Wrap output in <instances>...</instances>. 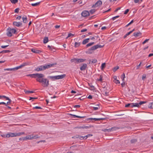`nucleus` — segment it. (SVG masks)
Returning <instances> with one entry per match:
<instances>
[{
  "mask_svg": "<svg viewBox=\"0 0 153 153\" xmlns=\"http://www.w3.org/2000/svg\"><path fill=\"white\" fill-rule=\"evenodd\" d=\"M45 75L44 74H40L38 79H37V81L42 84L43 87H48L49 85V81L47 78H44Z\"/></svg>",
  "mask_w": 153,
  "mask_h": 153,
  "instance_id": "1",
  "label": "nucleus"
},
{
  "mask_svg": "<svg viewBox=\"0 0 153 153\" xmlns=\"http://www.w3.org/2000/svg\"><path fill=\"white\" fill-rule=\"evenodd\" d=\"M25 133L24 132H19L18 133L10 132L7 134H1V136L2 137H3L9 138L10 137H13L19 136L23 135Z\"/></svg>",
  "mask_w": 153,
  "mask_h": 153,
  "instance_id": "2",
  "label": "nucleus"
},
{
  "mask_svg": "<svg viewBox=\"0 0 153 153\" xmlns=\"http://www.w3.org/2000/svg\"><path fill=\"white\" fill-rule=\"evenodd\" d=\"M54 65L53 64H45V65H41L39 66L34 69V71H39L44 70L46 69L49 68Z\"/></svg>",
  "mask_w": 153,
  "mask_h": 153,
  "instance_id": "3",
  "label": "nucleus"
},
{
  "mask_svg": "<svg viewBox=\"0 0 153 153\" xmlns=\"http://www.w3.org/2000/svg\"><path fill=\"white\" fill-rule=\"evenodd\" d=\"M103 46L104 45L102 46L99 44L94 45L91 47V48L88 49L87 51H86V53L88 54H91L92 53L93 51L95 50L98 48H101L103 47Z\"/></svg>",
  "mask_w": 153,
  "mask_h": 153,
  "instance_id": "4",
  "label": "nucleus"
},
{
  "mask_svg": "<svg viewBox=\"0 0 153 153\" xmlns=\"http://www.w3.org/2000/svg\"><path fill=\"white\" fill-rule=\"evenodd\" d=\"M7 35L9 37L12 36V33L15 34L16 30L13 28H11L10 27L8 28L7 30Z\"/></svg>",
  "mask_w": 153,
  "mask_h": 153,
  "instance_id": "5",
  "label": "nucleus"
},
{
  "mask_svg": "<svg viewBox=\"0 0 153 153\" xmlns=\"http://www.w3.org/2000/svg\"><path fill=\"white\" fill-rule=\"evenodd\" d=\"M40 74L39 73H36L32 74H29L27 75V76L36 79V80L37 81V79H38V77H39Z\"/></svg>",
  "mask_w": 153,
  "mask_h": 153,
  "instance_id": "6",
  "label": "nucleus"
},
{
  "mask_svg": "<svg viewBox=\"0 0 153 153\" xmlns=\"http://www.w3.org/2000/svg\"><path fill=\"white\" fill-rule=\"evenodd\" d=\"M92 135L91 134H88L85 136H80L79 135L76 136V138H79V139L81 140H86L87 138L89 137L92 136Z\"/></svg>",
  "mask_w": 153,
  "mask_h": 153,
  "instance_id": "7",
  "label": "nucleus"
},
{
  "mask_svg": "<svg viewBox=\"0 0 153 153\" xmlns=\"http://www.w3.org/2000/svg\"><path fill=\"white\" fill-rule=\"evenodd\" d=\"M29 64L30 63L28 62H25L22 64L20 66L16 67V69H17V70H18L20 68H22L25 66L29 65Z\"/></svg>",
  "mask_w": 153,
  "mask_h": 153,
  "instance_id": "8",
  "label": "nucleus"
},
{
  "mask_svg": "<svg viewBox=\"0 0 153 153\" xmlns=\"http://www.w3.org/2000/svg\"><path fill=\"white\" fill-rule=\"evenodd\" d=\"M102 4V2L100 0L98 1L96 3L93 4L92 6V7H96L101 6Z\"/></svg>",
  "mask_w": 153,
  "mask_h": 153,
  "instance_id": "9",
  "label": "nucleus"
},
{
  "mask_svg": "<svg viewBox=\"0 0 153 153\" xmlns=\"http://www.w3.org/2000/svg\"><path fill=\"white\" fill-rule=\"evenodd\" d=\"M82 16L83 17H85L88 16L89 15V12L86 10H84L81 13Z\"/></svg>",
  "mask_w": 153,
  "mask_h": 153,
  "instance_id": "10",
  "label": "nucleus"
},
{
  "mask_svg": "<svg viewBox=\"0 0 153 153\" xmlns=\"http://www.w3.org/2000/svg\"><path fill=\"white\" fill-rule=\"evenodd\" d=\"M118 129V128L114 127H112L111 128L108 129H106V130H105V131H107L108 132H111V131H115Z\"/></svg>",
  "mask_w": 153,
  "mask_h": 153,
  "instance_id": "11",
  "label": "nucleus"
},
{
  "mask_svg": "<svg viewBox=\"0 0 153 153\" xmlns=\"http://www.w3.org/2000/svg\"><path fill=\"white\" fill-rule=\"evenodd\" d=\"M13 24L14 25L17 27H19L22 25V23L20 22H13Z\"/></svg>",
  "mask_w": 153,
  "mask_h": 153,
  "instance_id": "12",
  "label": "nucleus"
},
{
  "mask_svg": "<svg viewBox=\"0 0 153 153\" xmlns=\"http://www.w3.org/2000/svg\"><path fill=\"white\" fill-rule=\"evenodd\" d=\"M31 51L33 53H39L42 52L41 51L35 48H32Z\"/></svg>",
  "mask_w": 153,
  "mask_h": 153,
  "instance_id": "13",
  "label": "nucleus"
},
{
  "mask_svg": "<svg viewBox=\"0 0 153 153\" xmlns=\"http://www.w3.org/2000/svg\"><path fill=\"white\" fill-rule=\"evenodd\" d=\"M142 33L139 31L138 32H135L133 33V36L136 37L141 36Z\"/></svg>",
  "mask_w": 153,
  "mask_h": 153,
  "instance_id": "14",
  "label": "nucleus"
},
{
  "mask_svg": "<svg viewBox=\"0 0 153 153\" xmlns=\"http://www.w3.org/2000/svg\"><path fill=\"white\" fill-rule=\"evenodd\" d=\"M4 71H15L17 70L16 69V67L13 68H5L4 69Z\"/></svg>",
  "mask_w": 153,
  "mask_h": 153,
  "instance_id": "15",
  "label": "nucleus"
},
{
  "mask_svg": "<svg viewBox=\"0 0 153 153\" xmlns=\"http://www.w3.org/2000/svg\"><path fill=\"white\" fill-rule=\"evenodd\" d=\"M87 64L85 63L80 68L81 71L85 70L87 67Z\"/></svg>",
  "mask_w": 153,
  "mask_h": 153,
  "instance_id": "16",
  "label": "nucleus"
},
{
  "mask_svg": "<svg viewBox=\"0 0 153 153\" xmlns=\"http://www.w3.org/2000/svg\"><path fill=\"white\" fill-rule=\"evenodd\" d=\"M49 78L53 80L58 79L57 76H49Z\"/></svg>",
  "mask_w": 153,
  "mask_h": 153,
  "instance_id": "17",
  "label": "nucleus"
},
{
  "mask_svg": "<svg viewBox=\"0 0 153 153\" xmlns=\"http://www.w3.org/2000/svg\"><path fill=\"white\" fill-rule=\"evenodd\" d=\"M71 61V62H74L75 63H79L78 59L77 58H74L72 59Z\"/></svg>",
  "mask_w": 153,
  "mask_h": 153,
  "instance_id": "18",
  "label": "nucleus"
},
{
  "mask_svg": "<svg viewBox=\"0 0 153 153\" xmlns=\"http://www.w3.org/2000/svg\"><path fill=\"white\" fill-rule=\"evenodd\" d=\"M66 76L65 74H63L60 75H57L58 79H62L64 78Z\"/></svg>",
  "mask_w": 153,
  "mask_h": 153,
  "instance_id": "19",
  "label": "nucleus"
},
{
  "mask_svg": "<svg viewBox=\"0 0 153 153\" xmlns=\"http://www.w3.org/2000/svg\"><path fill=\"white\" fill-rule=\"evenodd\" d=\"M25 137L26 140H27L33 139L32 135H27Z\"/></svg>",
  "mask_w": 153,
  "mask_h": 153,
  "instance_id": "20",
  "label": "nucleus"
},
{
  "mask_svg": "<svg viewBox=\"0 0 153 153\" xmlns=\"http://www.w3.org/2000/svg\"><path fill=\"white\" fill-rule=\"evenodd\" d=\"M23 22L24 23H26L27 22V18L26 16H24L22 17Z\"/></svg>",
  "mask_w": 153,
  "mask_h": 153,
  "instance_id": "21",
  "label": "nucleus"
},
{
  "mask_svg": "<svg viewBox=\"0 0 153 153\" xmlns=\"http://www.w3.org/2000/svg\"><path fill=\"white\" fill-rule=\"evenodd\" d=\"M133 103H128L125 105V107H133Z\"/></svg>",
  "mask_w": 153,
  "mask_h": 153,
  "instance_id": "22",
  "label": "nucleus"
},
{
  "mask_svg": "<svg viewBox=\"0 0 153 153\" xmlns=\"http://www.w3.org/2000/svg\"><path fill=\"white\" fill-rule=\"evenodd\" d=\"M104 118H89V120H94L95 121H97L98 120H104Z\"/></svg>",
  "mask_w": 153,
  "mask_h": 153,
  "instance_id": "23",
  "label": "nucleus"
},
{
  "mask_svg": "<svg viewBox=\"0 0 153 153\" xmlns=\"http://www.w3.org/2000/svg\"><path fill=\"white\" fill-rule=\"evenodd\" d=\"M90 39H85L82 42V44L83 45H85L87 43H88L89 42V41Z\"/></svg>",
  "mask_w": 153,
  "mask_h": 153,
  "instance_id": "24",
  "label": "nucleus"
},
{
  "mask_svg": "<svg viewBox=\"0 0 153 153\" xmlns=\"http://www.w3.org/2000/svg\"><path fill=\"white\" fill-rule=\"evenodd\" d=\"M70 115L72 116H73V117L74 118L75 117H78L79 118H84L85 117V116H80L72 114H70Z\"/></svg>",
  "mask_w": 153,
  "mask_h": 153,
  "instance_id": "25",
  "label": "nucleus"
},
{
  "mask_svg": "<svg viewBox=\"0 0 153 153\" xmlns=\"http://www.w3.org/2000/svg\"><path fill=\"white\" fill-rule=\"evenodd\" d=\"M100 104H98L96 105L97 107H92L94 111L97 110L100 108Z\"/></svg>",
  "mask_w": 153,
  "mask_h": 153,
  "instance_id": "26",
  "label": "nucleus"
},
{
  "mask_svg": "<svg viewBox=\"0 0 153 153\" xmlns=\"http://www.w3.org/2000/svg\"><path fill=\"white\" fill-rule=\"evenodd\" d=\"M48 41V37H45L44 39L43 40V42L44 44H46L47 43Z\"/></svg>",
  "mask_w": 153,
  "mask_h": 153,
  "instance_id": "27",
  "label": "nucleus"
},
{
  "mask_svg": "<svg viewBox=\"0 0 153 153\" xmlns=\"http://www.w3.org/2000/svg\"><path fill=\"white\" fill-rule=\"evenodd\" d=\"M32 135V138L33 139H36L40 137L38 135L36 134L35 135Z\"/></svg>",
  "mask_w": 153,
  "mask_h": 153,
  "instance_id": "28",
  "label": "nucleus"
},
{
  "mask_svg": "<svg viewBox=\"0 0 153 153\" xmlns=\"http://www.w3.org/2000/svg\"><path fill=\"white\" fill-rule=\"evenodd\" d=\"M40 3V2H38L35 3H32L31 5L33 6H36L39 5Z\"/></svg>",
  "mask_w": 153,
  "mask_h": 153,
  "instance_id": "29",
  "label": "nucleus"
},
{
  "mask_svg": "<svg viewBox=\"0 0 153 153\" xmlns=\"http://www.w3.org/2000/svg\"><path fill=\"white\" fill-rule=\"evenodd\" d=\"M80 45V42H76L75 43L74 46L75 48H77L79 47Z\"/></svg>",
  "mask_w": 153,
  "mask_h": 153,
  "instance_id": "30",
  "label": "nucleus"
},
{
  "mask_svg": "<svg viewBox=\"0 0 153 153\" xmlns=\"http://www.w3.org/2000/svg\"><path fill=\"white\" fill-rule=\"evenodd\" d=\"M10 50H3L1 51L0 52V53H9L10 52Z\"/></svg>",
  "mask_w": 153,
  "mask_h": 153,
  "instance_id": "31",
  "label": "nucleus"
},
{
  "mask_svg": "<svg viewBox=\"0 0 153 153\" xmlns=\"http://www.w3.org/2000/svg\"><path fill=\"white\" fill-rule=\"evenodd\" d=\"M102 76L101 75H100V78L99 79H97V80L98 81L101 82H102Z\"/></svg>",
  "mask_w": 153,
  "mask_h": 153,
  "instance_id": "32",
  "label": "nucleus"
},
{
  "mask_svg": "<svg viewBox=\"0 0 153 153\" xmlns=\"http://www.w3.org/2000/svg\"><path fill=\"white\" fill-rule=\"evenodd\" d=\"M148 107L150 108H153V102L151 103H149L148 105Z\"/></svg>",
  "mask_w": 153,
  "mask_h": 153,
  "instance_id": "33",
  "label": "nucleus"
},
{
  "mask_svg": "<svg viewBox=\"0 0 153 153\" xmlns=\"http://www.w3.org/2000/svg\"><path fill=\"white\" fill-rule=\"evenodd\" d=\"M139 106H139L138 103H133V107H139Z\"/></svg>",
  "mask_w": 153,
  "mask_h": 153,
  "instance_id": "34",
  "label": "nucleus"
},
{
  "mask_svg": "<svg viewBox=\"0 0 153 153\" xmlns=\"http://www.w3.org/2000/svg\"><path fill=\"white\" fill-rule=\"evenodd\" d=\"M78 60L79 63L84 62L85 61V59H78Z\"/></svg>",
  "mask_w": 153,
  "mask_h": 153,
  "instance_id": "35",
  "label": "nucleus"
},
{
  "mask_svg": "<svg viewBox=\"0 0 153 153\" xmlns=\"http://www.w3.org/2000/svg\"><path fill=\"white\" fill-rule=\"evenodd\" d=\"M96 11V10L95 9H91L90 11V12L91 14H93Z\"/></svg>",
  "mask_w": 153,
  "mask_h": 153,
  "instance_id": "36",
  "label": "nucleus"
},
{
  "mask_svg": "<svg viewBox=\"0 0 153 153\" xmlns=\"http://www.w3.org/2000/svg\"><path fill=\"white\" fill-rule=\"evenodd\" d=\"M94 42L89 43L88 44L86 45V47H89L90 46H91L92 45H94Z\"/></svg>",
  "mask_w": 153,
  "mask_h": 153,
  "instance_id": "37",
  "label": "nucleus"
},
{
  "mask_svg": "<svg viewBox=\"0 0 153 153\" xmlns=\"http://www.w3.org/2000/svg\"><path fill=\"white\" fill-rule=\"evenodd\" d=\"M125 77V74L123 73V74L121 75V78L123 81L124 78Z\"/></svg>",
  "mask_w": 153,
  "mask_h": 153,
  "instance_id": "38",
  "label": "nucleus"
},
{
  "mask_svg": "<svg viewBox=\"0 0 153 153\" xmlns=\"http://www.w3.org/2000/svg\"><path fill=\"white\" fill-rule=\"evenodd\" d=\"M11 2L13 4H16L17 3L18 1V0H10Z\"/></svg>",
  "mask_w": 153,
  "mask_h": 153,
  "instance_id": "39",
  "label": "nucleus"
},
{
  "mask_svg": "<svg viewBox=\"0 0 153 153\" xmlns=\"http://www.w3.org/2000/svg\"><path fill=\"white\" fill-rule=\"evenodd\" d=\"M105 63H102L101 67V69H103V68H105Z\"/></svg>",
  "mask_w": 153,
  "mask_h": 153,
  "instance_id": "40",
  "label": "nucleus"
},
{
  "mask_svg": "<svg viewBox=\"0 0 153 153\" xmlns=\"http://www.w3.org/2000/svg\"><path fill=\"white\" fill-rule=\"evenodd\" d=\"M25 91L26 94L32 93L34 92L32 91H29L27 90Z\"/></svg>",
  "mask_w": 153,
  "mask_h": 153,
  "instance_id": "41",
  "label": "nucleus"
},
{
  "mask_svg": "<svg viewBox=\"0 0 153 153\" xmlns=\"http://www.w3.org/2000/svg\"><path fill=\"white\" fill-rule=\"evenodd\" d=\"M137 141V140L136 139H133L131 140V143H134Z\"/></svg>",
  "mask_w": 153,
  "mask_h": 153,
  "instance_id": "42",
  "label": "nucleus"
},
{
  "mask_svg": "<svg viewBox=\"0 0 153 153\" xmlns=\"http://www.w3.org/2000/svg\"><path fill=\"white\" fill-rule=\"evenodd\" d=\"M19 140L20 141H24V140H26L25 137H22L20 138H19Z\"/></svg>",
  "mask_w": 153,
  "mask_h": 153,
  "instance_id": "43",
  "label": "nucleus"
},
{
  "mask_svg": "<svg viewBox=\"0 0 153 153\" xmlns=\"http://www.w3.org/2000/svg\"><path fill=\"white\" fill-rule=\"evenodd\" d=\"M119 68V67L118 66H117V67H114L113 69V71H114V72H115Z\"/></svg>",
  "mask_w": 153,
  "mask_h": 153,
  "instance_id": "44",
  "label": "nucleus"
},
{
  "mask_svg": "<svg viewBox=\"0 0 153 153\" xmlns=\"http://www.w3.org/2000/svg\"><path fill=\"white\" fill-rule=\"evenodd\" d=\"M146 102H145V101H140V102L139 103V106L140 105H142V104H144V103H145Z\"/></svg>",
  "mask_w": 153,
  "mask_h": 153,
  "instance_id": "45",
  "label": "nucleus"
},
{
  "mask_svg": "<svg viewBox=\"0 0 153 153\" xmlns=\"http://www.w3.org/2000/svg\"><path fill=\"white\" fill-rule=\"evenodd\" d=\"M97 62V60L96 59H92L91 61V63H96Z\"/></svg>",
  "mask_w": 153,
  "mask_h": 153,
  "instance_id": "46",
  "label": "nucleus"
},
{
  "mask_svg": "<svg viewBox=\"0 0 153 153\" xmlns=\"http://www.w3.org/2000/svg\"><path fill=\"white\" fill-rule=\"evenodd\" d=\"M33 108L36 109H42V108L41 107H39V106H37L33 107Z\"/></svg>",
  "mask_w": 153,
  "mask_h": 153,
  "instance_id": "47",
  "label": "nucleus"
},
{
  "mask_svg": "<svg viewBox=\"0 0 153 153\" xmlns=\"http://www.w3.org/2000/svg\"><path fill=\"white\" fill-rule=\"evenodd\" d=\"M114 82L116 84L120 83V82L119 80L115 79L114 81Z\"/></svg>",
  "mask_w": 153,
  "mask_h": 153,
  "instance_id": "48",
  "label": "nucleus"
},
{
  "mask_svg": "<svg viewBox=\"0 0 153 153\" xmlns=\"http://www.w3.org/2000/svg\"><path fill=\"white\" fill-rule=\"evenodd\" d=\"M3 98H5L6 100H11L8 97H6L5 96H2Z\"/></svg>",
  "mask_w": 153,
  "mask_h": 153,
  "instance_id": "49",
  "label": "nucleus"
},
{
  "mask_svg": "<svg viewBox=\"0 0 153 153\" xmlns=\"http://www.w3.org/2000/svg\"><path fill=\"white\" fill-rule=\"evenodd\" d=\"M146 75L145 74H143V75L142 76V79L143 80H144L146 78Z\"/></svg>",
  "mask_w": 153,
  "mask_h": 153,
  "instance_id": "50",
  "label": "nucleus"
},
{
  "mask_svg": "<svg viewBox=\"0 0 153 153\" xmlns=\"http://www.w3.org/2000/svg\"><path fill=\"white\" fill-rule=\"evenodd\" d=\"M19 10V8H17L15 10V12L18 13Z\"/></svg>",
  "mask_w": 153,
  "mask_h": 153,
  "instance_id": "51",
  "label": "nucleus"
},
{
  "mask_svg": "<svg viewBox=\"0 0 153 153\" xmlns=\"http://www.w3.org/2000/svg\"><path fill=\"white\" fill-rule=\"evenodd\" d=\"M129 10L128 9H126L124 12V14H127L128 12H129Z\"/></svg>",
  "mask_w": 153,
  "mask_h": 153,
  "instance_id": "52",
  "label": "nucleus"
},
{
  "mask_svg": "<svg viewBox=\"0 0 153 153\" xmlns=\"http://www.w3.org/2000/svg\"><path fill=\"white\" fill-rule=\"evenodd\" d=\"M74 36V34H72L71 33H70L68 34V37H71L72 36Z\"/></svg>",
  "mask_w": 153,
  "mask_h": 153,
  "instance_id": "53",
  "label": "nucleus"
},
{
  "mask_svg": "<svg viewBox=\"0 0 153 153\" xmlns=\"http://www.w3.org/2000/svg\"><path fill=\"white\" fill-rule=\"evenodd\" d=\"M149 39H146L144 41L143 43V44H144L148 42V41L149 40Z\"/></svg>",
  "mask_w": 153,
  "mask_h": 153,
  "instance_id": "54",
  "label": "nucleus"
},
{
  "mask_svg": "<svg viewBox=\"0 0 153 153\" xmlns=\"http://www.w3.org/2000/svg\"><path fill=\"white\" fill-rule=\"evenodd\" d=\"M119 17V16H115V17H112V19L113 20H114L116 18H118Z\"/></svg>",
  "mask_w": 153,
  "mask_h": 153,
  "instance_id": "55",
  "label": "nucleus"
},
{
  "mask_svg": "<svg viewBox=\"0 0 153 153\" xmlns=\"http://www.w3.org/2000/svg\"><path fill=\"white\" fill-rule=\"evenodd\" d=\"M141 64H142V62H140V63L139 64V65L137 66V68H136V69H138L139 68V67L140 66Z\"/></svg>",
  "mask_w": 153,
  "mask_h": 153,
  "instance_id": "56",
  "label": "nucleus"
},
{
  "mask_svg": "<svg viewBox=\"0 0 153 153\" xmlns=\"http://www.w3.org/2000/svg\"><path fill=\"white\" fill-rule=\"evenodd\" d=\"M9 45H2L1 46V48H5L6 47L8 46Z\"/></svg>",
  "mask_w": 153,
  "mask_h": 153,
  "instance_id": "57",
  "label": "nucleus"
},
{
  "mask_svg": "<svg viewBox=\"0 0 153 153\" xmlns=\"http://www.w3.org/2000/svg\"><path fill=\"white\" fill-rule=\"evenodd\" d=\"M80 107V105H76L74 106V108H79Z\"/></svg>",
  "mask_w": 153,
  "mask_h": 153,
  "instance_id": "58",
  "label": "nucleus"
},
{
  "mask_svg": "<svg viewBox=\"0 0 153 153\" xmlns=\"http://www.w3.org/2000/svg\"><path fill=\"white\" fill-rule=\"evenodd\" d=\"M87 31V29H83L82 30H81V32H84L86 31Z\"/></svg>",
  "mask_w": 153,
  "mask_h": 153,
  "instance_id": "59",
  "label": "nucleus"
},
{
  "mask_svg": "<svg viewBox=\"0 0 153 153\" xmlns=\"http://www.w3.org/2000/svg\"><path fill=\"white\" fill-rule=\"evenodd\" d=\"M151 65H146V68H147L148 69V68H150V67H151Z\"/></svg>",
  "mask_w": 153,
  "mask_h": 153,
  "instance_id": "60",
  "label": "nucleus"
},
{
  "mask_svg": "<svg viewBox=\"0 0 153 153\" xmlns=\"http://www.w3.org/2000/svg\"><path fill=\"white\" fill-rule=\"evenodd\" d=\"M22 17L21 16H18L16 18V19H18L19 20H20V19Z\"/></svg>",
  "mask_w": 153,
  "mask_h": 153,
  "instance_id": "61",
  "label": "nucleus"
},
{
  "mask_svg": "<svg viewBox=\"0 0 153 153\" xmlns=\"http://www.w3.org/2000/svg\"><path fill=\"white\" fill-rule=\"evenodd\" d=\"M87 98L89 99H92V96L91 95H89L87 97Z\"/></svg>",
  "mask_w": 153,
  "mask_h": 153,
  "instance_id": "62",
  "label": "nucleus"
},
{
  "mask_svg": "<svg viewBox=\"0 0 153 153\" xmlns=\"http://www.w3.org/2000/svg\"><path fill=\"white\" fill-rule=\"evenodd\" d=\"M125 85V82H123L122 83H121V85L122 87H123Z\"/></svg>",
  "mask_w": 153,
  "mask_h": 153,
  "instance_id": "63",
  "label": "nucleus"
},
{
  "mask_svg": "<svg viewBox=\"0 0 153 153\" xmlns=\"http://www.w3.org/2000/svg\"><path fill=\"white\" fill-rule=\"evenodd\" d=\"M134 1L135 3H137L139 1V0H134Z\"/></svg>",
  "mask_w": 153,
  "mask_h": 153,
  "instance_id": "64",
  "label": "nucleus"
}]
</instances>
